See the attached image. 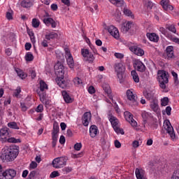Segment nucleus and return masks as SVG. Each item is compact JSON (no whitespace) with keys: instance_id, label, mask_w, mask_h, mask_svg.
Returning a JSON list of instances; mask_svg holds the SVG:
<instances>
[{"instance_id":"obj_1","label":"nucleus","mask_w":179,"mask_h":179,"mask_svg":"<svg viewBox=\"0 0 179 179\" xmlns=\"http://www.w3.org/2000/svg\"><path fill=\"white\" fill-rule=\"evenodd\" d=\"M19 155V147H4L0 152V159L3 163L13 162Z\"/></svg>"},{"instance_id":"obj_2","label":"nucleus","mask_w":179,"mask_h":179,"mask_svg":"<svg viewBox=\"0 0 179 179\" xmlns=\"http://www.w3.org/2000/svg\"><path fill=\"white\" fill-rule=\"evenodd\" d=\"M157 80L161 89H166V85L169 83V73L164 70H159L157 72Z\"/></svg>"},{"instance_id":"obj_3","label":"nucleus","mask_w":179,"mask_h":179,"mask_svg":"<svg viewBox=\"0 0 179 179\" xmlns=\"http://www.w3.org/2000/svg\"><path fill=\"white\" fill-rule=\"evenodd\" d=\"M108 120L116 134L124 135V129L120 128V121L118 119L113 115H109Z\"/></svg>"},{"instance_id":"obj_4","label":"nucleus","mask_w":179,"mask_h":179,"mask_svg":"<svg viewBox=\"0 0 179 179\" xmlns=\"http://www.w3.org/2000/svg\"><path fill=\"white\" fill-rule=\"evenodd\" d=\"M126 96L127 100H129L131 103V106L134 107L138 106V96L136 95V93H135V91H134L133 89L127 90L126 92Z\"/></svg>"},{"instance_id":"obj_5","label":"nucleus","mask_w":179,"mask_h":179,"mask_svg":"<svg viewBox=\"0 0 179 179\" xmlns=\"http://www.w3.org/2000/svg\"><path fill=\"white\" fill-rule=\"evenodd\" d=\"M67 160L66 157H57L53 159L52 164L55 169H62L66 166Z\"/></svg>"},{"instance_id":"obj_6","label":"nucleus","mask_w":179,"mask_h":179,"mask_svg":"<svg viewBox=\"0 0 179 179\" xmlns=\"http://www.w3.org/2000/svg\"><path fill=\"white\" fill-rule=\"evenodd\" d=\"M164 129L166 131L167 134L170 136L171 139L174 141L176 139V133L174 132V128L170 123V120H166L164 122Z\"/></svg>"},{"instance_id":"obj_7","label":"nucleus","mask_w":179,"mask_h":179,"mask_svg":"<svg viewBox=\"0 0 179 179\" xmlns=\"http://www.w3.org/2000/svg\"><path fill=\"white\" fill-rule=\"evenodd\" d=\"M65 54L67 65L71 69H73L75 67V62L73 61V57H72L71 51L68 48H65Z\"/></svg>"},{"instance_id":"obj_8","label":"nucleus","mask_w":179,"mask_h":179,"mask_svg":"<svg viewBox=\"0 0 179 179\" xmlns=\"http://www.w3.org/2000/svg\"><path fill=\"white\" fill-rule=\"evenodd\" d=\"M3 179H13L16 177V171L13 169H8L3 171Z\"/></svg>"},{"instance_id":"obj_9","label":"nucleus","mask_w":179,"mask_h":179,"mask_svg":"<svg viewBox=\"0 0 179 179\" xmlns=\"http://www.w3.org/2000/svg\"><path fill=\"white\" fill-rule=\"evenodd\" d=\"M55 71L56 75H57V78H64V75H65V67L64 66V64L60 62H57L55 65Z\"/></svg>"},{"instance_id":"obj_10","label":"nucleus","mask_w":179,"mask_h":179,"mask_svg":"<svg viewBox=\"0 0 179 179\" xmlns=\"http://www.w3.org/2000/svg\"><path fill=\"white\" fill-rule=\"evenodd\" d=\"M115 71L117 73V78L122 79V73L125 72V66L122 63H116L115 64Z\"/></svg>"},{"instance_id":"obj_11","label":"nucleus","mask_w":179,"mask_h":179,"mask_svg":"<svg viewBox=\"0 0 179 179\" xmlns=\"http://www.w3.org/2000/svg\"><path fill=\"white\" fill-rule=\"evenodd\" d=\"M125 120L133 127V128H136L138 127V122L135 121L134 117H132V114L128 111L124 112V113Z\"/></svg>"},{"instance_id":"obj_12","label":"nucleus","mask_w":179,"mask_h":179,"mask_svg":"<svg viewBox=\"0 0 179 179\" xmlns=\"http://www.w3.org/2000/svg\"><path fill=\"white\" fill-rule=\"evenodd\" d=\"M81 53L84 59L88 62H93V61H94V56L93 54L90 53L87 49L81 50Z\"/></svg>"},{"instance_id":"obj_13","label":"nucleus","mask_w":179,"mask_h":179,"mask_svg":"<svg viewBox=\"0 0 179 179\" xmlns=\"http://www.w3.org/2000/svg\"><path fill=\"white\" fill-rule=\"evenodd\" d=\"M92 121V113L85 112L82 117V124L84 127H89Z\"/></svg>"},{"instance_id":"obj_14","label":"nucleus","mask_w":179,"mask_h":179,"mask_svg":"<svg viewBox=\"0 0 179 179\" xmlns=\"http://www.w3.org/2000/svg\"><path fill=\"white\" fill-rule=\"evenodd\" d=\"M108 31L116 40L120 39V31H118V28L114 27L113 25H110V26L108 27Z\"/></svg>"},{"instance_id":"obj_15","label":"nucleus","mask_w":179,"mask_h":179,"mask_svg":"<svg viewBox=\"0 0 179 179\" xmlns=\"http://www.w3.org/2000/svg\"><path fill=\"white\" fill-rule=\"evenodd\" d=\"M56 83L62 89H66V87H68V86H69V80H64V77H57L56 78Z\"/></svg>"},{"instance_id":"obj_16","label":"nucleus","mask_w":179,"mask_h":179,"mask_svg":"<svg viewBox=\"0 0 179 179\" xmlns=\"http://www.w3.org/2000/svg\"><path fill=\"white\" fill-rule=\"evenodd\" d=\"M130 51L131 52H134L136 55H138V57H143L145 55V51L143 49L141 48L138 46L133 45L129 48Z\"/></svg>"},{"instance_id":"obj_17","label":"nucleus","mask_w":179,"mask_h":179,"mask_svg":"<svg viewBox=\"0 0 179 179\" xmlns=\"http://www.w3.org/2000/svg\"><path fill=\"white\" fill-rule=\"evenodd\" d=\"M9 136V129L3 127L0 129V139L1 142H6V138Z\"/></svg>"},{"instance_id":"obj_18","label":"nucleus","mask_w":179,"mask_h":179,"mask_svg":"<svg viewBox=\"0 0 179 179\" xmlns=\"http://www.w3.org/2000/svg\"><path fill=\"white\" fill-rule=\"evenodd\" d=\"M134 68H136L138 72H145L146 71V66L141 60L136 59L134 63Z\"/></svg>"},{"instance_id":"obj_19","label":"nucleus","mask_w":179,"mask_h":179,"mask_svg":"<svg viewBox=\"0 0 179 179\" xmlns=\"http://www.w3.org/2000/svg\"><path fill=\"white\" fill-rule=\"evenodd\" d=\"M43 22L45 26H51L52 29H55V27H57V22L51 17H45L43 20Z\"/></svg>"},{"instance_id":"obj_20","label":"nucleus","mask_w":179,"mask_h":179,"mask_svg":"<svg viewBox=\"0 0 179 179\" xmlns=\"http://www.w3.org/2000/svg\"><path fill=\"white\" fill-rule=\"evenodd\" d=\"M100 134L99 128L96 125H92L90 127V136L91 138H96Z\"/></svg>"},{"instance_id":"obj_21","label":"nucleus","mask_w":179,"mask_h":179,"mask_svg":"<svg viewBox=\"0 0 179 179\" xmlns=\"http://www.w3.org/2000/svg\"><path fill=\"white\" fill-rule=\"evenodd\" d=\"M161 5L164 10H173L174 7L170 4L169 0H162Z\"/></svg>"},{"instance_id":"obj_22","label":"nucleus","mask_w":179,"mask_h":179,"mask_svg":"<svg viewBox=\"0 0 179 179\" xmlns=\"http://www.w3.org/2000/svg\"><path fill=\"white\" fill-rule=\"evenodd\" d=\"M135 174L137 179H146V175L143 169H136Z\"/></svg>"},{"instance_id":"obj_23","label":"nucleus","mask_w":179,"mask_h":179,"mask_svg":"<svg viewBox=\"0 0 179 179\" xmlns=\"http://www.w3.org/2000/svg\"><path fill=\"white\" fill-rule=\"evenodd\" d=\"M102 87L109 99L113 101V95L111 94V87H110V85L104 83L103 84Z\"/></svg>"},{"instance_id":"obj_24","label":"nucleus","mask_w":179,"mask_h":179,"mask_svg":"<svg viewBox=\"0 0 179 179\" xmlns=\"http://www.w3.org/2000/svg\"><path fill=\"white\" fill-rule=\"evenodd\" d=\"M144 96L145 98H147L148 100H151V101L155 99H157V96H156V94H155L153 91L144 92Z\"/></svg>"},{"instance_id":"obj_25","label":"nucleus","mask_w":179,"mask_h":179,"mask_svg":"<svg viewBox=\"0 0 179 179\" xmlns=\"http://www.w3.org/2000/svg\"><path fill=\"white\" fill-rule=\"evenodd\" d=\"M150 108L152 109V111L155 113L159 112V101L157 99H154L150 101Z\"/></svg>"},{"instance_id":"obj_26","label":"nucleus","mask_w":179,"mask_h":179,"mask_svg":"<svg viewBox=\"0 0 179 179\" xmlns=\"http://www.w3.org/2000/svg\"><path fill=\"white\" fill-rule=\"evenodd\" d=\"M147 37L150 41H152L153 43H157L159 41V35L155 33H148Z\"/></svg>"},{"instance_id":"obj_27","label":"nucleus","mask_w":179,"mask_h":179,"mask_svg":"<svg viewBox=\"0 0 179 179\" xmlns=\"http://www.w3.org/2000/svg\"><path fill=\"white\" fill-rule=\"evenodd\" d=\"M62 94L66 103H72V101H73V99H71V96H69L66 91H62Z\"/></svg>"},{"instance_id":"obj_28","label":"nucleus","mask_w":179,"mask_h":179,"mask_svg":"<svg viewBox=\"0 0 179 179\" xmlns=\"http://www.w3.org/2000/svg\"><path fill=\"white\" fill-rule=\"evenodd\" d=\"M112 5L120 8L121 6H124V0H108Z\"/></svg>"},{"instance_id":"obj_29","label":"nucleus","mask_w":179,"mask_h":179,"mask_svg":"<svg viewBox=\"0 0 179 179\" xmlns=\"http://www.w3.org/2000/svg\"><path fill=\"white\" fill-rule=\"evenodd\" d=\"M22 8H31L33 6V0H23L21 2Z\"/></svg>"},{"instance_id":"obj_30","label":"nucleus","mask_w":179,"mask_h":179,"mask_svg":"<svg viewBox=\"0 0 179 179\" xmlns=\"http://www.w3.org/2000/svg\"><path fill=\"white\" fill-rule=\"evenodd\" d=\"M174 48H173V46H168L166 48V55L168 57V58H173V57H174Z\"/></svg>"},{"instance_id":"obj_31","label":"nucleus","mask_w":179,"mask_h":179,"mask_svg":"<svg viewBox=\"0 0 179 179\" xmlns=\"http://www.w3.org/2000/svg\"><path fill=\"white\" fill-rule=\"evenodd\" d=\"M141 116L143 118V124H145L148 122V120H149V118H150V113L143 110L141 113Z\"/></svg>"},{"instance_id":"obj_32","label":"nucleus","mask_w":179,"mask_h":179,"mask_svg":"<svg viewBox=\"0 0 179 179\" xmlns=\"http://www.w3.org/2000/svg\"><path fill=\"white\" fill-rule=\"evenodd\" d=\"M58 37V34L55 32H50L49 34H46L45 38L46 40H52L54 38H57Z\"/></svg>"},{"instance_id":"obj_33","label":"nucleus","mask_w":179,"mask_h":179,"mask_svg":"<svg viewBox=\"0 0 179 179\" xmlns=\"http://www.w3.org/2000/svg\"><path fill=\"white\" fill-rule=\"evenodd\" d=\"M6 142L8 143H20L22 141L20 138H15V137L7 138Z\"/></svg>"},{"instance_id":"obj_34","label":"nucleus","mask_w":179,"mask_h":179,"mask_svg":"<svg viewBox=\"0 0 179 179\" xmlns=\"http://www.w3.org/2000/svg\"><path fill=\"white\" fill-rule=\"evenodd\" d=\"M131 27H132V22L131 21L125 22L123 24V31L125 32L129 31Z\"/></svg>"},{"instance_id":"obj_35","label":"nucleus","mask_w":179,"mask_h":179,"mask_svg":"<svg viewBox=\"0 0 179 179\" xmlns=\"http://www.w3.org/2000/svg\"><path fill=\"white\" fill-rule=\"evenodd\" d=\"M7 127L11 129H20V127L17 125L16 122H10L7 124Z\"/></svg>"},{"instance_id":"obj_36","label":"nucleus","mask_w":179,"mask_h":179,"mask_svg":"<svg viewBox=\"0 0 179 179\" xmlns=\"http://www.w3.org/2000/svg\"><path fill=\"white\" fill-rule=\"evenodd\" d=\"M131 75L134 82L136 83H139V76H138V73H136V71L135 70L131 71Z\"/></svg>"},{"instance_id":"obj_37","label":"nucleus","mask_w":179,"mask_h":179,"mask_svg":"<svg viewBox=\"0 0 179 179\" xmlns=\"http://www.w3.org/2000/svg\"><path fill=\"white\" fill-rule=\"evenodd\" d=\"M40 85V90L41 92H44V90H48V85L44 82L43 80H41L39 82Z\"/></svg>"},{"instance_id":"obj_38","label":"nucleus","mask_w":179,"mask_h":179,"mask_svg":"<svg viewBox=\"0 0 179 179\" xmlns=\"http://www.w3.org/2000/svg\"><path fill=\"white\" fill-rule=\"evenodd\" d=\"M16 72H17L19 78H20L21 79H26V78H27V74L24 73V72H23V71H22L20 69H17V70H16Z\"/></svg>"},{"instance_id":"obj_39","label":"nucleus","mask_w":179,"mask_h":179,"mask_svg":"<svg viewBox=\"0 0 179 179\" xmlns=\"http://www.w3.org/2000/svg\"><path fill=\"white\" fill-rule=\"evenodd\" d=\"M123 12L126 16H129V17H131V19H134V14L132 13V11H131V10L128 8H124Z\"/></svg>"},{"instance_id":"obj_40","label":"nucleus","mask_w":179,"mask_h":179,"mask_svg":"<svg viewBox=\"0 0 179 179\" xmlns=\"http://www.w3.org/2000/svg\"><path fill=\"white\" fill-rule=\"evenodd\" d=\"M34 59V56H33V54L31 52H27L25 55V60L27 62H31Z\"/></svg>"},{"instance_id":"obj_41","label":"nucleus","mask_w":179,"mask_h":179,"mask_svg":"<svg viewBox=\"0 0 179 179\" xmlns=\"http://www.w3.org/2000/svg\"><path fill=\"white\" fill-rule=\"evenodd\" d=\"M27 33L30 37L31 43H36V37L34 36V32H33V31L31 30H29Z\"/></svg>"},{"instance_id":"obj_42","label":"nucleus","mask_w":179,"mask_h":179,"mask_svg":"<svg viewBox=\"0 0 179 179\" xmlns=\"http://www.w3.org/2000/svg\"><path fill=\"white\" fill-rule=\"evenodd\" d=\"M32 26L35 29H37V27H38V26H40V20H38V19L34 18L32 20Z\"/></svg>"},{"instance_id":"obj_43","label":"nucleus","mask_w":179,"mask_h":179,"mask_svg":"<svg viewBox=\"0 0 179 179\" xmlns=\"http://www.w3.org/2000/svg\"><path fill=\"white\" fill-rule=\"evenodd\" d=\"M53 133L58 134L59 132V125L57 122L53 124Z\"/></svg>"},{"instance_id":"obj_44","label":"nucleus","mask_w":179,"mask_h":179,"mask_svg":"<svg viewBox=\"0 0 179 179\" xmlns=\"http://www.w3.org/2000/svg\"><path fill=\"white\" fill-rule=\"evenodd\" d=\"M169 104V98L168 97H164L161 99V106L166 107Z\"/></svg>"},{"instance_id":"obj_45","label":"nucleus","mask_w":179,"mask_h":179,"mask_svg":"<svg viewBox=\"0 0 179 179\" xmlns=\"http://www.w3.org/2000/svg\"><path fill=\"white\" fill-rule=\"evenodd\" d=\"M172 76L174 78V82L176 85H178L179 81H178V74L177 73L172 71L171 72Z\"/></svg>"},{"instance_id":"obj_46","label":"nucleus","mask_w":179,"mask_h":179,"mask_svg":"<svg viewBox=\"0 0 179 179\" xmlns=\"http://www.w3.org/2000/svg\"><path fill=\"white\" fill-rule=\"evenodd\" d=\"M21 92L22 89L20 87H17V89L14 91L13 96H15V97H19V94H20Z\"/></svg>"},{"instance_id":"obj_47","label":"nucleus","mask_w":179,"mask_h":179,"mask_svg":"<svg viewBox=\"0 0 179 179\" xmlns=\"http://www.w3.org/2000/svg\"><path fill=\"white\" fill-rule=\"evenodd\" d=\"M60 174L58 171H55L52 172L50 175V178H55V177H59Z\"/></svg>"},{"instance_id":"obj_48","label":"nucleus","mask_w":179,"mask_h":179,"mask_svg":"<svg viewBox=\"0 0 179 179\" xmlns=\"http://www.w3.org/2000/svg\"><path fill=\"white\" fill-rule=\"evenodd\" d=\"M168 30L169 31H171L172 33H177V29H176V26L173 24L170 25L169 27H167Z\"/></svg>"},{"instance_id":"obj_49","label":"nucleus","mask_w":179,"mask_h":179,"mask_svg":"<svg viewBox=\"0 0 179 179\" xmlns=\"http://www.w3.org/2000/svg\"><path fill=\"white\" fill-rule=\"evenodd\" d=\"M73 169L71 166L64 167L62 169V171L64 173V174H68L69 173H71Z\"/></svg>"},{"instance_id":"obj_50","label":"nucleus","mask_w":179,"mask_h":179,"mask_svg":"<svg viewBox=\"0 0 179 179\" xmlns=\"http://www.w3.org/2000/svg\"><path fill=\"white\" fill-rule=\"evenodd\" d=\"M36 113H43L44 111V106L43 104H39L36 108Z\"/></svg>"},{"instance_id":"obj_51","label":"nucleus","mask_w":179,"mask_h":179,"mask_svg":"<svg viewBox=\"0 0 179 179\" xmlns=\"http://www.w3.org/2000/svg\"><path fill=\"white\" fill-rule=\"evenodd\" d=\"M75 150L79 151L82 149V143H77L74 145Z\"/></svg>"},{"instance_id":"obj_52","label":"nucleus","mask_w":179,"mask_h":179,"mask_svg":"<svg viewBox=\"0 0 179 179\" xmlns=\"http://www.w3.org/2000/svg\"><path fill=\"white\" fill-rule=\"evenodd\" d=\"M171 178L172 179H179V170H176L174 171Z\"/></svg>"},{"instance_id":"obj_53","label":"nucleus","mask_w":179,"mask_h":179,"mask_svg":"<svg viewBox=\"0 0 179 179\" xmlns=\"http://www.w3.org/2000/svg\"><path fill=\"white\" fill-rule=\"evenodd\" d=\"M74 84L78 86V85H82V80L79 78H76L73 79Z\"/></svg>"},{"instance_id":"obj_54","label":"nucleus","mask_w":179,"mask_h":179,"mask_svg":"<svg viewBox=\"0 0 179 179\" xmlns=\"http://www.w3.org/2000/svg\"><path fill=\"white\" fill-rule=\"evenodd\" d=\"M88 92L90 94H94V93H96V90L94 89V87L90 86L88 88Z\"/></svg>"},{"instance_id":"obj_55","label":"nucleus","mask_w":179,"mask_h":179,"mask_svg":"<svg viewBox=\"0 0 179 179\" xmlns=\"http://www.w3.org/2000/svg\"><path fill=\"white\" fill-rule=\"evenodd\" d=\"M52 138L54 142H57L58 141V133L52 132Z\"/></svg>"},{"instance_id":"obj_56","label":"nucleus","mask_w":179,"mask_h":179,"mask_svg":"<svg viewBox=\"0 0 179 179\" xmlns=\"http://www.w3.org/2000/svg\"><path fill=\"white\" fill-rule=\"evenodd\" d=\"M115 58H117L118 59H122V58H124V54L115 52Z\"/></svg>"},{"instance_id":"obj_57","label":"nucleus","mask_w":179,"mask_h":179,"mask_svg":"<svg viewBox=\"0 0 179 179\" xmlns=\"http://www.w3.org/2000/svg\"><path fill=\"white\" fill-rule=\"evenodd\" d=\"M20 107H21L22 111H27V106H26L25 103L21 102Z\"/></svg>"},{"instance_id":"obj_58","label":"nucleus","mask_w":179,"mask_h":179,"mask_svg":"<svg viewBox=\"0 0 179 179\" xmlns=\"http://www.w3.org/2000/svg\"><path fill=\"white\" fill-rule=\"evenodd\" d=\"M114 143L115 148H117V149H120V148H121V143L118 140L115 141Z\"/></svg>"},{"instance_id":"obj_59","label":"nucleus","mask_w":179,"mask_h":179,"mask_svg":"<svg viewBox=\"0 0 179 179\" xmlns=\"http://www.w3.org/2000/svg\"><path fill=\"white\" fill-rule=\"evenodd\" d=\"M34 177H36V171H32L30 172V173L29 175V179H33V178H34Z\"/></svg>"},{"instance_id":"obj_60","label":"nucleus","mask_w":179,"mask_h":179,"mask_svg":"<svg viewBox=\"0 0 179 179\" xmlns=\"http://www.w3.org/2000/svg\"><path fill=\"white\" fill-rule=\"evenodd\" d=\"M145 6H147V8H148V9H152V8L153 7V3L152 1H148L145 3Z\"/></svg>"},{"instance_id":"obj_61","label":"nucleus","mask_w":179,"mask_h":179,"mask_svg":"<svg viewBox=\"0 0 179 179\" xmlns=\"http://www.w3.org/2000/svg\"><path fill=\"white\" fill-rule=\"evenodd\" d=\"M132 146L134 148H139V141H133Z\"/></svg>"},{"instance_id":"obj_62","label":"nucleus","mask_w":179,"mask_h":179,"mask_svg":"<svg viewBox=\"0 0 179 179\" xmlns=\"http://www.w3.org/2000/svg\"><path fill=\"white\" fill-rule=\"evenodd\" d=\"M166 113L168 115H171V107L167 106V107L166 108Z\"/></svg>"},{"instance_id":"obj_63","label":"nucleus","mask_w":179,"mask_h":179,"mask_svg":"<svg viewBox=\"0 0 179 179\" xmlns=\"http://www.w3.org/2000/svg\"><path fill=\"white\" fill-rule=\"evenodd\" d=\"M6 18H7L8 20H12V19H13V16L12 13H10V12H8V13H6Z\"/></svg>"},{"instance_id":"obj_64","label":"nucleus","mask_w":179,"mask_h":179,"mask_svg":"<svg viewBox=\"0 0 179 179\" xmlns=\"http://www.w3.org/2000/svg\"><path fill=\"white\" fill-rule=\"evenodd\" d=\"M30 169H36L37 167V162H32L29 165Z\"/></svg>"}]
</instances>
